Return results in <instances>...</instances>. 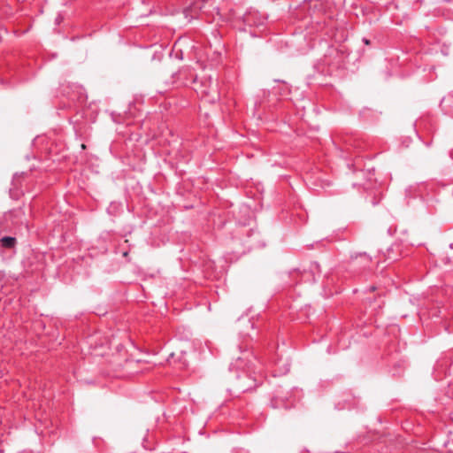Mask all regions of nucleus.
<instances>
[{
    "label": "nucleus",
    "mask_w": 453,
    "mask_h": 453,
    "mask_svg": "<svg viewBox=\"0 0 453 453\" xmlns=\"http://www.w3.org/2000/svg\"><path fill=\"white\" fill-rule=\"evenodd\" d=\"M240 353L241 356L236 357L230 364L229 371L235 372V388L240 392H246L256 386V379L251 375L256 357L248 349H242V347Z\"/></svg>",
    "instance_id": "1"
},
{
    "label": "nucleus",
    "mask_w": 453,
    "mask_h": 453,
    "mask_svg": "<svg viewBox=\"0 0 453 453\" xmlns=\"http://www.w3.org/2000/svg\"><path fill=\"white\" fill-rule=\"evenodd\" d=\"M266 18L256 10H249L243 15V23L249 27H260L265 24Z\"/></svg>",
    "instance_id": "2"
},
{
    "label": "nucleus",
    "mask_w": 453,
    "mask_h": 453,
    "mask_svg": "<svg viewBox=\"0 0 453 453\" xmlns=\"http://www.w3.org/2000/svg\"><path fill=\"white\" fill-rule=\"evenodd\" d=\"M320 273V266L318 262H311L310 265L309 272L304 270L302 278L305 281L315 282L316 275H319Z\"/></svg>",
    "instance_id": "3"
},
{
    "label": "nucleus",
    "mask_w": 453,
    "mask_h": 453,
    "mask_svg": "<svg viewBox=\"0 0 453 453\" xmlns=\"http://www.w3.org/2000/svg\"><path fill=\"white\" fill-rule=\"evenodd\" d=\"M436 370L444 369L445 375H453V361L450 363V365L448 367V360L447 359H441L437 362L435 365Z\"/></svg>",
    "instance_id": "4"
},
{
    "label": "nucleus",
    "mask_w": 453,
    "mask_h": 453,
    "mask_svg": "<svg viewBox=\"0 0 453 453\" xmlns=\"http://www.w3.org/2000/svg\"><path fill=\"white\" fill-rule=\"evenodd\" d=\"M16 243V238L12 236H4L0 239L1 247L5 249H13Z\"/></svg>",
    "instance_id": "5"
},
{
    "label": "nucleus",
    "mask_w": 453,
    "mask_h": 453,
    "mask_svg": "<svg viewBox=\"0 0 453 453\" xmlns=\"http://www.w3.org/2000/svg\"><path fill=\"white\" fill-rule=\"evenodd\" d=\"M358 257H360L362 260L363 267L369 266L371 260H372L370 256H368L366 253H360V254H356L355 256L354 255L351 256V258L354 263L357 262Z\"/></svg>",
    "instance_id": "6"
},
{
    "label": "nucleus",
    "mask_w": 453,
    "mask_h": 453,
    "mask_svg": "<svg viewBox=\"0 0 453 453\" xmlns=\"http://www.w3.org/2000/svg\"><path fill=\"white\" fill-rule=\"evenodd\" d=\"M191 11L196 12V10H199L201 12L206 13L209 12L207 10L206 5L204 4H201L200 2H196L190 8Z\"/></svg>",
    "instance_id": "7"
},
{
    "label": "nucleus",
    "mask_w": 453,
    "mask_h": 453,
    "mask_svg": "<svg viewBox=\"0 0 453 453\" xmlns=\"http://www.w3.org/2000/svg\"><path fill=\"white\" fill-rule=\"evenodd\" d=\"M22 215H23V212L21 211V210H15V211H10L7 217L18 219V218L21 217Z\"/></svg>",
    "instance_id": "8"
},
{
    "label": "nucleus",
    "mask_w": 453,
    "mask_h": 453,
    "mask_svg": "<svg viewBox=\"0 0 453 453\" xmlns=\"http://www.w3.org/2000/svg\"><path fill=\"white\" fill-rule=\"evenodd\" d=\"M451 100H452L451 96L444 97V98L441 99V106L443 111H445V107H446L447 104L449 103Z\"/></svg>",
    "instance_id": "9"
},
{
    "label": "nucleus",
    "mask_w": 453,
    "mask_h": 453,
    "mask_svg": "<svg viewBox=\"0 0 453 453\" xmlns=\"http://www.w3.org/2000/svg\"><path fill=\"white\" fill-rule=\"evenodd\" d=\"M288 93H289V88L286 84H284V88H283V91L280 92V95L287 96Z\"/></svg>",
    "instance_id": "10"
},
{
    "label": "nucleus",
    "mask_w": 453,
    "mask_h": 453,
    "mask_svg": "<svg viewBox=\"0 0 453 453\" xmlns=\"http://www.w3.org/2000/svg\"><path fill=\"white\" fill-rule=\"evenodd\" d=\"M250 234L249 235L250 237L254 236V235H258V233L257 231H255L254 229H250Z\"/></svg>",
    "instance_id": "11"
},
{
    "label": "nucleus",
    "mask_w": 453,
    "mask_h": 453,
    "mask_svg": "<svg viewBox=\"0 0 453 453\" xmlns=\"http://www.w3.org/2000/svg\"><path fill=\"white\" fill-rule=\"evenodd\" d=\"M363 42L366 45H369L370 44V40H368L367 38H363Z\"/></svg>",
    "instance_id": "12"
},
{
    "label": "nucleus",
    "mask_w": 453,
    "mask_h": 453,
    "mask_svg": "<svg viewBox=\"0 0 453 453\" xmlns=\"http://www.w3.org/2000/svg\"><path fill=\"white\" fill-rule=\"evenodd\" d=\"M260 244H257L256 242H251L250 247H258ZM261 246H264V244H261Z\"/></svg>",
    "instance_id": "13"
},
{
    "label": "nucleus",
    "mask_w": 453,
    "mask_h": 453,
    "mask_svg": "<svg viewBox=\"0 0 453 453\" xmlns=\"http://www.w3.org/2000/svg\"><path fill=\"white\" fill-rule=\"evenodd\" d=\"M214 10H216L217 13L219 14V9L218 7H215Z\"/></svg>",
    "instance_id": "14"
},
{
    "label": "nucleus",
    "mask_w": 453,
    "mask_h": 453,
    "mask_svg": "<svg viewBox=\"0 0 453 453\" xmlns=\"http://www.w3.org/2000/svg\"><path fill=\"white\" fill-rule=\"evenodd\" d=\"M189 12V10H186L185 12H186V16H188V12Z\"/></svg>",
    "instance_id": "15"
}]
</instances>
